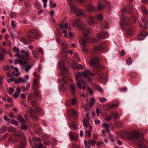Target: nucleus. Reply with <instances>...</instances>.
<instances>
[{
  "instance_id": "nucleus-63",
  "label": "nucleus",
  "mask_w": 148,
  "mask_h": 148,
  "mask_svg": "<svg viewBox=\"0 0 148 148\" xmlns=\"http://www.w3.org/2000/svg\"><path fill=\"white\" fill-rule=\"evenodd\" d=\"M82 52L85 53H86L87 52V50L85 48H82Z\"/></svg>"
},
{
  "instance_id": "nucleus-58",
  "label": "nucleus",
  "mask_w": 148,
  "mask_h": 148,
  "mask_svg": "<svg viewBox=\"0 0 148 148\" xmlns=\"http://www.w3.org/2000/svg\"><path fill=\"white\" fill-rule=\"evenodd\" d=\"M19 94L18 92H15L13 96L15 98H17L18 97Z\"/></svg>"
},
{
  "instance_id": "nucleus-43",
  "label": "nucleus",
  "mask_w": 148,
  "mask_h": 148,
  "mask_svg": "<svg viewBox=\"0 0 148 148\" xmlns=\"http://www.w3.org/2000/svg\"><path fill=\"white\" fill-rule=\"evenodd\" d=\"M52 4V2L51 1H50L49 3V5L50 7L51 8H52L54 7H55L56 6V3H54L53 4Z\"/></svg>"
},
{
  "instance_id": "nucleus-23",
  "label": "nucleus",
  "mask_w": 148,
  "mask_h": 148,
  "mask_svg": "<svg viewBox=\"0 0 148 148\" xmlns=\"http://www.w3.org/2000/svg\"><path fill=\"white\" fill-rule=\"evenodd\" d=\"M18 120L21 123H24L25 122L22 116L21 115H18Z\"/></svg>"
},
{
  "instance_id": "nucleus-11",
  "label": "nucleus",
  "mask_w": 148,
  "mask_h": 148,
  "mask_svg": "<svg viewBox=\"0 0 148 148\" xmlns=\"http://www.w3.org/2000/svg\"><path fill=\"white\" fill-rule=\"evenodd\" d=\"M39 86V82L36 78L34 79L33 82V88L34 90H37Z\"/></svg>"
},
{
  "instance_id": "nucleus-25",
  "label": "nucleus",
  "mask_w": 148,
  "mask_h": 148,
  "mask_svg": "<svg viewBox=\"0 0 148 148\" xmlns=\"http://www.w3.org/2000/svg\"><path fill=\"white\" fill-rule=\"evenodd\" d=\"M25 82V80L21 77L18 78L16 81L17 82H21L22 83H24Z\"/></svg>"
},
{
  "instance_id": "nucleus-52",
  "label": "nucleus",
  "mask_w": 148,
  "mask_h": 148,
  "mask_svg": "<svg viewBox=\"0 0 148 148\" xmlns=\"http://www.w3.org/2000/svg\"><path fill=\"white\" fill-rule=\"evenodd\" d=\"M12 124H15L16 125H18V123L17 121H14V119L12 120Z\"/></svg>"
},
{
  "instance_id": "nucleus-28",
  "label": "nucleus",
  "mask_w": 148,
  "mask_h": 148,
  "mask_svg": "<svg viewBox=\"0 0 148 148\" xmlns=\"http://www.w3.org/2000/svg\"><path fill=\"white\" fill-rule=\"evenodd\" d=\"M23 134V133L21 131L16 132L14 134V136L15 137H19L20 136H22Z\"/></svg>"
},
{
  "instance_id": "nucleus-5",
  "label": "nucleus",
  "mask_w": 148,
  "mask_h": 148,
  "mask_svg": "<svg viewBox=\"0 0 148 148\" xmlns=\"http://www.w3.org/2000/svg\"><path fill=\"white\" fill-rule=\"evenodd\" d=\"M76 81H77L76 84L77 86L80 89L85 90L86 88H87V87H88L86 83L82 79L77 80L76 79Z\"/></svg>"
},
{
  "instance_id": "nucleus-56",
  "label": "nucleus",
  "mask_w": 148,
  "mask_h": 148,
  "mask_svg": "<svg viewBox=\"0 0 148 148\" xmlns=\"http://www.w3.org/2000/svg\"><path fill=\"white\" fill-rule=\"evenodd\" d=\"M4 59L3 55L0 53V62H2Z\"/></svg>"
},
{
  "instance_id": "nucleus-29",
  "label": "nucleus",
  "mask_w": 148,
  "mask_h": 148,
  "mask_svg": "<svg viewBox=\"0 0 148 148\" xmlns=\"http://www.w3.org/2000/svg\"><path fill=\"white\" fill-rule=\"evenodd\" d=\"M103 126L104 128L107 131H110V130L109 127V125L107 124H106L105 122L103 123Z\"/></svg>"
},
{
  "instance_id": "nucleus-1",
  "label": "nucleus",
  "mask_w": 148,
  "mask_h": 148,
  "mask_svg": "<svg viewBox=\"0 0 148 148\" xmlns=\"http://www.w3.org/2000/svg\"><path fill=\"white\" fill-rule=\"evenodd\" d=\"M21 52V55H22V57L21 58H22L23 60L18 59L15 60L14 63L15 64H19L23 65L27 64L29 63V61L31 59L29 50L25 51L23 49H22Z\"/></svg>"
},
{
  "instance_id": "nucleus-54",
  "label": "nucleus",
  "mask_w": 148,
  "mask_h": 148,
  "mask_svg": "<svg viewBox=\"0 0 148 148\" xmlns=\"http://www.w3.org/2000/svg\"><path fill=\"white\" fill-rule=\"evenodd\" d=\"M10 16L12 18L16 17V15L14 12H11L10 13Z\"/></svg>"
},
{
  "instance_id": "nucleus-15",
  "label": "nucleus",
  "mask_w": 148,
  "mask_h": 148,
  "mask_svg": "<svg viewBox=\"0 0 148 148\" xmlns=\"http://www.w3.org/2000/svg\"><path fill=\"white\" fill-rule=\"evenodd\" d=\"M69 137L71 140L76 141L78 137V135L75 134H73L71 132H69Z\"/></svg>"
},
{
  "instance_id": "nucleus-64",
  "label": "nucleus",
  "mask_w": 148,
  "mask_h": 148,
  "mask_svg": "<svg viewBox=\"0 0 148 148\" xmlns=\"http://www.w3.org/2000/svg\"><path fill=\"white\" fill-rule=\"evenodd\" d=\"M27 127L25 125H23L21 127V129L24 130H26L27 129Z\"/></svg>"
},
{
  "instance_id": "nucleus-14",
  "label": "nucleus",
  "mask_w": 148,
  "mask_h": 148,
  "mask_svg": "<svg viewBox=\"0 0 148 148\" xmlns=\"http://www.w3.org/2000/svg\"><path fill=\"white\" fill-rule=\"evenodd\" d=\"M141 20L143 22L145 25V26H143L142 24L141 23L139 24L140 26L143 28H145L146 26V24L148 23V21L144 17H142Z\"/></svg>"
},
{
  "instance_id": "nucleus-49",
  "label": "nucleus",
  "mask_w": 148,
  "mask_h": 148,
  "mask_svg": "<svg viewBox=\"0 0 148 148\" xmlns=\"http://www.w3.org/2000/svg\"><path fill=\"white\" fill-rule=\"evenodd\" d=\"M77 101L75 98L73 99L71 101V103L72 105H74L77 103Z\"/></svg>"
},
{
  "instance_id": "nucleus-61",
  "label": "nucleus",
  "mask_w": 148,
  "mask_h": 148,
  "mask_svg": "<svg viewBox=\"0 0 148 148\" xmlns=\"http://www.w3.org/2000/svg\"><path fill=\"white\" fill-rule=\"evenodd\" d=\"M11 24L12 26V27H13L14 28L15 27L16 24L14 23V22L13 21V20L11 22Z\"/></svg>"
},
{
  "instance_id": "nucleus-57",
  "label": "nucleus",
  "mask_w": 148,
  "mask_h": 148,
  "mask_svg": "<svg viewBox=\"0 0 148 148\" xmlns=\"http://www.w3.org/2000/svg\"><path fill=\"white\" fill-rule=\"evenodd\" d=\"M97 90L100 93H101L103 92L102 89L99 86L97 87Z\"/></svg>"
},
{
  "instance_id": "nucleus-30",
  "label": "nucleus",
  "mask_w": 148,
  "mask_h": 148,
  "mask_svg": "<svg viewBox=\"0 0 148 148\" xmlns=\"http://www.w3.org/2000/svg\"><path fill=\"white\" fill-rule=\"evenodd\" d=\"M7 130V128L5 126H3L0 129V132L1 133H4Z\"/></svg>"
},
{
  "instance_id": "nucleus-18",
  "label": "nucleus",
  "mask_w": 148,
  "mask_h": 148,
  "mask_svg": "<svg viewBox=\"0 0 148 148\" xmlns=\"http://www.w3.org/2000/svg\"><path fill=\"white\" fill-rule=\"evenodd\" d=\"M79 43L81 45L85 47L87 44V41L84 38L81 39L79 40Z\"/></svg>"
},
{
  "instance_id": "nucleus-10",
  "label": "nucleus",
  "mask_w": 148,
  "mask_h": 148,
  "mask_svg": "<svg viewBox=\"0 0 148 148\" xmlns=\"http://www.w3.org/2000/svg\"><path fill=\"white\" fill-rule=\"evenodd\" d=\"M13 51L15 53V55L14 57H17L19 58H21L22 57V55H21V52L19 53V50L18 48L16 46H14L13 48Z\"/></svg>"
},
{
  "instance_id": "nucleus-34",
  "label": "nucleus",
  "mask_w": 148,
  "mask_h": 148,
  "mask_svg": "<svg viewBox=\"0 0 148 148\" xmlns=\"http://www.w3.org/2000/svg\"><path fill=\"white\" fill-rule=\"evenodd\" d=\"M32 66L31 65H28L25 66L24 68V70L25 71L28 72L31 69Z\"/></svg>"
},
{
  "instance_id": "nucleus-35",
  "label": "nucleus",
  "mask_w": 148,
  "mask_h": 148,
  "mask_svg": "<svg viewBox=\"0 0 148 148\" xmlns=\"http://www.w3.org/2000/svg\"><path fill=\"white\" fill-rule=\"evenodd\" d=\"M144 38V36H143L141 34L139 35L138 36L137 39L138 40H142Z\"/></svg>"
},
{
  "instance_id": "nucleus-50",
  "label": "nucleus",
  "mask_w": 148,
  "mask_h": 148,
  "mask_svg": "<svg viewBox=\"0 0 148 148\" xmlns=\"http://www.w3.org/2000/svg\"><path fill=\"white\" fill-rule=\"evenodd\" d=\"M116 125L117 127H120L122 125V123L120 121H118L116 122Z\"/></svg>"
},
{
  "instance_id": "nucleus-36",
  "label": "nucleus",
  "mask_w": 148,
  "mask_h": 148,
  "mask_svg": "<svg viewBox=\"0 0 148 148\" xmlns=\"http://www.w3.org/2000/svg\"><path fill=\"white\" fill-rule=\"evenodd\" d=\"M71 90L73 94H74L75 93V87L73 85H71L70 86Z\"/></svg>"
},
{
  "instance_id": "nucleus-38",
  "label": "nucleus",
  "mask_w": 148,
  "mask_h": 148,
  "mask_svg": "<svg viewBox=\"0 0 148 148\" xmlns=\"http://www.w3.org/2000/svg\"><path fill=\"white\" fill-rule=\"evenodd\" d=\"M108 23H106L105 24H101V28L102 29H103L104 28H107L108 26Z\"/></svg>"
},
{
  "instance_id": "nucleus-13",
  "label": "nucleus",
  "mask_w": 148,
  "mask_h": 148,
  "mask_svg": "<svg viewBox=\"0 0 148 148\" xmlns=\"http://www.w3.org/2000/svg\"><path fill=\"white\" fill-rule=\"evenodd\" d=\"M108 34L106 32H103L101 34H99L97 35V37L98 39L104 38L107 37Z\"/></svg>"
},
{
  "instance_id": "nucleus-3",
  "label": "nucleus",
  "mask_w": 148,
  "mask_h": 148,
  "mask_svg": "<svg viewBox=\"0 0 148 148\" xmlns=\"http://www.w3.org/2000/svg\"><path fill=\"white\" fill-rule=\"evenodd\" d=\"M70 8L71 10L77 16H81L83 15L84 11L81 9H78L77 6L75 5H73L72 3H70Z\"/></svg>"
},
{
  "instance_id": "nucleus-19",
  "label": "nucleus",
  "mask_w": 148,
  "mask_h": 148,
  "mask_svg": "<svg viewBox=\"0 0 148 148\" xmlns=\"http://www.w3.org/2000/svg\"><path fill=\"white\" fill-rule=\"evenodd\" d=\"M95 99L93 97H91L89 103V106L90 107L93 106L95 103Z\"/></svg>"
},
{
  "instance_id": "nucleus-6",
  "label": "nucleus",
  "mask_w": 148,
  "mask_h": 148,
  "mask_svg": "<svg viewBox=\"0 0 148 148\" xmlns=\"http://www.w3.org/2000/svg\"><path fill=\"white\" fill-rule=\"evenodd\" d=\"M130 138L131 139H139L141 140L143 138V135L140 133H138L136 131H134L131 132L130 135Z\"/></svg>"
},
{
  "instance_id": "nucleus-26",
  "label": "nucleus",
  "mask_w": 148,
  "mask_h": 148,
  "mask_svg": "<svg viewBox=\"0 0 148 148\" xmlns=\"http://www.w3.org/2000/svg\"><path fill=\"white\" fill-rule=\"evenodd\" d=\"M83 125L84 127H86L88 128V126L89 123L87 120L86 119L83 120Z\"/></svg>"
},
{
  "instance_id": "nucleus-27",
  "label": "nucleus",
  "mask_w": 148,
  "mask_h": 148,
  "mask_svg": "<svg viewBox=\"0 0 148 148\" xmlns=\"http://www.w3.org/2000/svg\"><path fill=\"white\" fill-rule=\"evenodd\" d=\"M111 114L112 117L114 118L115 119H116L119 116V114L117 113H114L113 112H112L111 113Z\"/></svg>"
},
{
  "instance_id": "nucleus-48",
  "label": "nucleus",
  "mask_w": 148,
  "mask_h": 148,
  "mask_svg": "<svg viewBox=\"0 0 148 148\" xmlns=\"http://www.w3.org/2000/svg\"><path fill=\"white\" fill-rule=\"evenodd\" d=\"M141 34L143 36H144V38L148 35V33L144 31L142 32Z\"/></svg>"
},
{
  "instance_id": "nucleus-45",
  "label": "nucleus",
  "mask_w": 148,
  "mask_h": 148,
  "mask_svg": "<svg viewBox=\"0 0 148 148\" xmlns=\"http://www.w3.org/2000/svg\"><path fill=\"white\" fill-rule=\"evenodd\" d=\"M100 77L101 79H104L105 81H106L108 79L107 77L104 75H100Z\"/></svg>"
},
{
  "instance_id": "nucleus-55",
  "label": "nucleus",
  "mask_w": 148,
  "mask_h": 148,
  "mask_svg": "<svg viewBox=\"0 0 148 148\" xmlns=\"http://www.w3.org/2000/svg\"><path fill=\"white\" fill-rule=\"evenodd\" d=\"M99 101L101 102H105L106 99H105V98H104L103 97H101V98H99Z\"/></svg>"
},
{
  "instance_id": "nucleus-16",
  "label": "nucleus",
  "mask_w": 148,
  "mask_h": 148,
  "mask_svg": "<svg viewBox=\"0 0 148 148\" xmlns=\"http://www.w3.org/2000/svg\"><path fill=\"white\" fill-rule=\"evenodd\" d=\"M93 17L95 19H96L98 21H101L103 20V16L101 14H97Z\"/></svg>"
},
{
  "instance_id": "nucleus-7",
  "label": "nucleus",
  "mask_w": 148,
  "mask_h": 148,
  "mask_svg": "<svg viewBox=\"0 0 148 148\" xmlns=\"http://www.w3.org/2000/svg\"><path fill=\"white\" fill-rule=\"evenodd\" d=\"M58 65L60 69L61 73L63 75H66L68 73V71L66 68L63 62H59Z\"/></svg>"
},
{
  "instance_id": "nucleus-21",
  "label": "nucleus",
  "mask_w": 148,
  "mask_h": 148,
  "mask_svg": "<svg viewBox=\"0 0 148 148\" xmlns=\"http://www.w3.org/2000/svg\"><path fill=\"white\" fill-rule=\"evenodd\" d=\"M142 12L144 14L148 16V11L146 10L144 7L143 6L141 7Z\"/></svg>"
},
{
  "instance_id": "nucleus-53",
  "label": "nucleus",
  "mask_w": 148,
  "mask_h": 148,
  "mask_svg": "<svg viewBox=\"0 0 148 148\" xmlns=\"http://www.w3.org/2000/svg\"><path fill=\"white\" fill-rule=\"evenodd\" d=\"M10 68V66L9 65H7L3 67V69L4 70L6 71L8 70Z\"/></svg>"
},
{
  "instance_id": "nucleus-12",
  "label": "nucleus",
  "mask_w": 148,
  "mask_h": 148,
  "mask_svg": "<svg viewBox=\"0 0 148 148\" xmlns=\"http://www.w3.org/2000/svg\"><path fill=\"white\" fill-rule=\"evenodd\" d=\"M30 116L35 121H36L38 120V118L35 115V111L32 109L30 110Z\"/></svg>"
},
{
  "instance_id": "nucleus-37",
  "label": "nucleus",
  "mask_w": 148,
  "mask_h": 148,
  "mask_svg": "<svg viewBox=\"0 0 148 148\" xmlns=\"http://www.w3.org/2000/svg\"><path fill=\"white\" fill-rule=\"evenodd\" d=\"M21 40L24 44H27L28 42L27 40L24 37H22L21 38Z\"/></svg>"
},
{
  "instance_id": "nucleus-33",
  "label": "nucleus",
  "mask_w": 148,
  "mask_h": 148,
  "mask_svg": "<svg viewBox=\"0 0 148 148\" xmlns=\"http://www.w3.org/2000/svg\"><path fill=\"white\" fill-rule=\"evenodd\" d=\"M32 54L35 58H37L38 56V53L36 50H33L32 51Z\"/></svg>"
},
{
  "instance_id": "nucleus-20",
  "label": "nucleus",
  "mask_w": 148,
  "mask_h": 148,
  "mask_svg": "<svg viewBox=\"0 0 148 148\" xmlns=\"http://www.w3.org/2000/svg\"><path fill=\"white\" fill-rule=\"evenodd\" d=\"M88 130L85 131V133L89 137L91 136V134L90 133L91 130L92 129L91 126H88Z\"/></svg>"
},
{
  "instance_id": "nucleus-42",
  "label": "nucleus",
  "mask_w": 148,
  "mask_h": 148,
  "mask_svg": "<svg viewBox=\"0 0 148 148\" xmlns=\"http://www.w3.org/2000/svg\"><path fill=\"white\" fill-rule=\"evenodd\" d=\"M126 62L128 65L130 64L132 62V60L131 58L130 57L128 59L126 60Z\"/></svg>"
},
{
  "instance_id": "nucleus-62",
  "label": "nucleus",
  "mask_w": 148,
  "mask_h": 148,
  "mask_svg": "<svg viewBox=\"0 0 148 148\" xmlns=\"http://www.w3.org/2000/svg\"><path fill=\"white\" fill-rule=\"evenodd\" d=\"M127 11V9L126 8H124L121 10V12L122 14H124L125 13V12Z\"/></svg>"
},
{
  "instance_id": "nucleus-59",
  "label": "nucleus",
  "mask_w": 148,
  "mask_h": 148,
  "mask_svg": "<svg viewBox=\"0 0 148 148\" xmlns=\"http://www.w3.org/2000/svg\"><path fill=\"white\" fill-rule=\"evenodd\" d=\"M102 48L101 47H96L95 48L94 50L95 51H97Z\"/></svg>"
},
{
  "instance_id": "nucleus-17",
  "label": "nucleus",
  "mask_w": 148,
  "mask_h": 148,
  "mask_svg": "<svg viewBox=\"0 0 148 148\" xmlns=\"http://www.w3.org/2000/svg\"><path fill=\"white\" fill-rule=\"evenodd\" d=\"M121 27L122 28H123V27L127 25V20L125 19L124 18H123L121 20Z\"/></svg>"
},
{
  "instance_id": "nucleus-2",
  "label": "nucleus",
  "mask_w": 148,
  "mask_h": 148,
  "mask_svg": "<svg viewBox=\"0 0 148 148\" xmlns=\"http://www.w3.org/2000/svg\"><path fill=\"white\" fill-rule=\"evenodd\" d=\"M72 25L74 27L78 28L82 32L83 35L84 36H87L90 33V31L88 29L85 28L79 19H76L73 22Z\"/></svg>"
},
{
  "instance_id": "nucleus-8",
  "label": "nucleus",
  "mask_w": 148,
  "mask_h": 148,
  "mask_svg": "<svg viewBox=\"0 0 148 148\" xmlns=\"http://www.w3.org/2000/svg\"><path fill=\"white\" fill-rule=\"evenodd\" d=\"M31 33L28 35V37L30 39L33 37L36 38L39 36V31L36 29H32L30 30ZM30 41L31 40H30Z\"/></svg>"
},
{
  "instance_id": "nucleus-51",
  "label": "nucleus",
  "mask_w": 148,
  "mask_h": 148,
  "mask_svg": "<svg viewBox=\"0 0 148 148\" xmlns=\"http://www.w3.org/2000/svg\"><path fill=\"white\" fill-rule=\"evenodd\" d=\"M36 132L37 134H40L42 133V130L41 129H38L36 130Z\"/></svg>"
},
{
  "instance_id": "nucleus-31",
  "label": "nucleus",
  "mask_w": 148,
  "mask_h": 148,
  "mask_svg": "<svg viewBox=\"0 0 148 148\" xmlns=\"http://www.w3.org/2000/svg\"><path fill=\"white\" fill-rule=\"evenodd\" d=\"M94 8V7L92 4H89L87 7L88 10L89 11H92Z\"/></svg>"
},
{
  "instance_id": "nucleus-39",
  "label": "nucleus",
  "mask_w": 148,
  "mask_h": 148,
  "mask_svg": "<svg viewBox=\"0 0 148 148\" xmlns=\"http://www.w3.org/2000/svg\"><path fill=\"white\" fill-rule=\"evenodd\" d=\"M61 46L62 48L63 49H66L68 47V45L67 44H64L63 43H62L61 45Z\"/></svg>"
},
{
  "instance_id": "nucleus-40",
  "label": "nucleus",
  "mask_w": 148,
  "mask_h": 148,
  "mask_svg": "<svg viewBox=\"0 0 148 148\" xmlns=\"http://www.w3.org/2000/svg\"><path fill=\"white\" fill-rule=\"evenodd\" d=\"M16 81V79L14 77H12L11 78L8 79L7 80V81L8 83H10L13 81Z\"/></svg>"
},
{
  "instance_id": "nucleus-24",
  "label": "nucleus",
  "mask_w": 148,
  "mask_h": 148,
  "mask_svg": "<svg viewBox=\"0 0 148 148\" xmlns=\"http://www.w3.org/2000/svg\"><path fill=\"white\" fill-rule=\"evenodd\" d=\"M68 24L67 23L65 24H62L60 25V27L61 29H66L67 27Z\"/></svg>"
},
{
  "instance_id": "nucleus-47",
  "label": "nucleus",
  "mask_w": 148,
  "mask_h": 148,
  "mask_svg": "<svg viewBox=\"0 0 148 148\" xmlns=\"http://www.w3.org/2000/svg\"><path fill=\"white\" fill-rule=\"evenodd\" d=\"M113 118L112 115L111 114L110 116H107L106 119L108 121H110L112 120V119Z\"/></svg>"
},
{
  "instance_id": "nucleus-9",
  "label": "nucleus",
  "mask_w": 148,
  "mask_h": 148,
  "mask_svg": "<svg viewBox=\"0 0 148 148\" xmlns=\"http://www.w3.org/2000/svg\"><path fill=\"white\" fill-rule=\"evenodd\" d=\"M99 59L98 58H96L94 59L91 60L89 63L90 66H94L96 68L98 66V60Z\"/></svg>"
},
{
  "instance_id": "nucleus-4",
  "label": "nucleus",
  "mask_w": 148,
  "mask_h": 148,
  "mask_svg": "<svg viewBox=\"0 0 148 148\" xmlns=\"http://www.w3.org/2000/svg\"><path fill=\"white\" fill-rule=\"evenodd\" d=\"M90 75H93V74L90 72L89 70L87 69L86 72H82L81 73L78 72L75 75V80L76 81V79L77 80L81 79L80 78L82 76L84 77H89V76Z\"/></svg>"
},
{
  "instance_id": "nucleus-41",
  "label": "nucleus",
  "mask_w": 148,
  "mask_h": 148,
  "mask_svg": "<svg viewBox=\"0 0 148 148\" xmlns=\"http://www.w3.org/2000/svg\"><path fill=\"white\" fill-rule=\"evenodd\" d=\"M9 93L10 94H11L12 92L14 91V89L12 87H10L8 89Z\"/></svg>"
},
{
  "instance_id": "nucleus-60",
  "label": "nucleus",
  "mask_w": 148,
  "mask_h": 148,
  "mask_svg": "<svg viewBox=\"0 0 148 148\" xmlns=\"http://www.w3.org/2000/svg\"><path fill=\"white\" fill-rule=\"evenodd\" d=\"M127 33L129 35H131L132 34V31L131 29H129L128 30Z\"/></svg>"
},
{
  "instance_id": "nucleus-44",
  "label": "nucleus",
  "mask_w": 148,
  "mask_h": 148,
  "mask_svg": "<svg viewBox=\"0 0 148 148\" xmlns=\"http://www.w3.org/2000/svg\"><path fill=\"white\" fill-rule=\"evenodd\" d=\"M8 130L9 131H16V130L12 127L10 126L8 129Z\"/></svg>"
},
{
  "instance_id": "nucleus-32",
  "label": "nucleus",
  "mask_w": 148,
  "mask_h": 148,
  "mask_svg": "<svg viewBox=\"0 0 148 148\" xmlns=\"http://www.w3.org/2000/svg\"><path fill=\"white\" fill-rule=\"evenodd\" d=\"M30 103H31L32 106L34 108L36 107L37 106V104L36 103V102L35 100H33L32 101H30Z\"/></svg>"
},
{
  "instance_id": "nucleus-22",
  "label": "nucleus",
  "mask_w": 148,
  "mask_h": 148,
  "mask_svg": "<svg viewBox=\"0 0 148 148\" xmlns=\"http://www.w3.org/2000/svg\"><path fill=\"white\" fill-rule=\"evenodd\" d=\"M89 18L90 19V21L88 22V23L89 25H92L93 23L95 20V19L93 16V17L92 16H89Z\"/></svg>"
},
{
  "instance_id": "nucleus-46",
  "label": "nucleus",
  "mask_w": 148,
  "mask_h": 148,
  "mask_svg": "<svg viewBox=\"0 0 148 148\" xmlns=\"http://www.w3.org/2000/svg\"><path fill=\"white\" fill-rule=\"evenodd\" d=\"M71 113L74 116H75L76 115L77 112L74 109H72L71 111Z\"/></svg>"
}]
</instances>
